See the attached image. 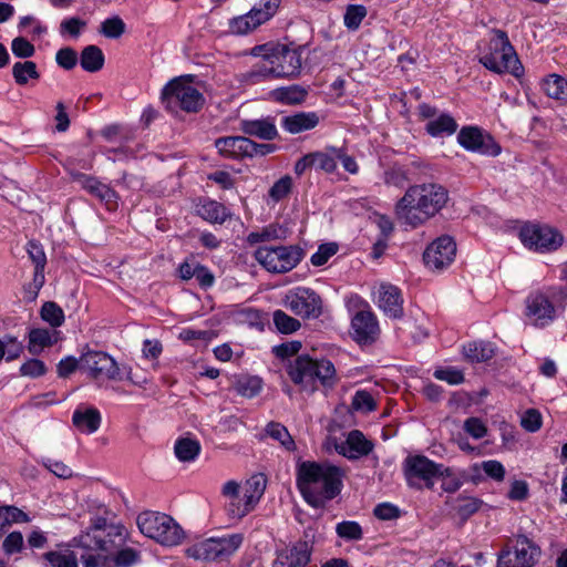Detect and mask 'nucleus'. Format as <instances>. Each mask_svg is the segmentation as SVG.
Wrapping results in <instances>:
<instances>
[{"label": "nucleus", "mask_w": 567, "mask_h": 567, "mask_svg": "<svg viewBox=\"0 0 567 567\" xmlns=\"http://www.w3.org/2000/svg\"><path fill=\"white\" fill-rule=\"evenodd\" d=\"M198 214L209 223H224L229 216L228 209L218 202L208 200L198 206Z\"/></svg>", "instance_id": "37"}, {"label": "nucleus", "mask_w": 567, "mask_h": 567, "mask_svg": "<svg viewBox=\"0 0 567 567\" xmlns=\"http://www.w3.org/2000/svg\"><path fill=\"white\" fill-rule=\"evenodd\" d=\"M287 237V230L277 225L270 224L260 230L252 231L247 236V241L251 245L266 243L277 239H285Z\"/></svg>", "instance_id": "36"}, {"label": "nucleus", "mask_w": 567, "mask_h": 567, "mask_svg": "<svg viewBox=\"0 0 567 567\" xmlns=\"http://www.w3.org/2000/svg\"><path fill=\"white\" fill-rule=\"evenodd\" d=\"M301 48L276 44L268 60L257 62L246 78L254 84L274 79H295L301 71Z\"/></svg>", "instance_id": "4"}, {"label": "nucleus", "mask_w": 567, "mask_h": 567, "mask_svg": "<svg viewBox=\"0 0 567 567\" xmlns=\"http://www.w3.org/2000/svg\"><path fill=\"white\" fill-rule=\"evenodd\" d=\"M480 62L489 71L497 74L509 73L520 78L524 68L511 44L505 31L495 29L488 44V52L480 58Z\"/></svg>", "instance_id": "7"}, {"label": "nucleus", "mask_w": 567, "mask_h": 567, "mask_svg": "<svg viewBox=\"0 0 567 567\" xmlns=\"http://www.w3.org/2000/svg\"><path fill=\"white\" fill-rule=\"evenodd\" d=\"M266 433L274 440L278 441L286 450H295V441L288 430L280 423L271 422L266 426Z\"/></svg>", "instance_id": "45"}, {"label": "nucleus", "mask_w": 567, "mask_h": 567, "mask_svg": "<svg viewBox=\"0 0 567 567\" xmlns=\"http://www.w3.org/2000/svg\"><path fill=\"white\" fill-rule=\"evenodd\" d=\"M1 346L3 347V352L7 361H12L18 359L22 351H23V344L18 341L17 338L11 336H6L4 338L0 339Z\"/></svg>", "instance_id": "54"}, {"label": "nucleus", "mask_w": 567, "mask_h": 567, "mask_svg": "<svg viewBox=\"0 0 567 567\" xmlns=\"http://www.w3.org/2000/svg\"><path fill=\"white\" fill-rule=\"evenodd\" d=\"M539 555L538 548L525 536L516 540L514 551L498 557L497 567H532Z\"/></svg>", "instance_id": "18"}, {"label": "nucleus", "mask_w": 567, "mask_h": 567, "mask_svg": "<svg viewBox=\"0 0 567 567\" xmlns=\"http://www.w3.org/2000/svg\"><path fill=\"white\" fill-rule=\"evenodd\" d=\"M367 8L362 4L348 6L343 17L344 25L348 29L357 30L362 20L367 17Z\"/></svg>", "instance_id": "48"}, {"label": "nucleus", "mask_w": 567, "mask_h": 567, "mask_svg": "<svg viewBox=\"0 0 567 567\" xmlns=\"http://www.w3.org/2000/svg\"><path fill=\"white\" fill-rule=\"evenodd\" d=\"M241 130L248 135L262 140H272L277 135L276 126L267 120L243 121Z\"/></svg>", "instance_id": "32"}, {"label": "nucleus", "mask_w": 567, "mask_h": 567, "mask_svg": "<svg viewBox=\"0 0 567 567\" xmlns=\"http://www.w3.org/2000/svg\"><path fill=\"white\" fill-rule=\"evenodd\" d=\"M12 75L18 85H25L30 80L40 79V73L33 61L14 63L12 66Z\"/></svg>", "instance_id": "39"}, {"label": "nucleus", "mask_w": 567, "mask_h": 567, "mask_svg": "<svg viewBox=\"0 0 567 567\" xmlns=\"http://www.w3.org/2000/svg\"><path fill=\"white\" fill-rule=\"evenodd\" d=\"M266 477L262 474L252 475L240 485L236 481H227L221 494L227 498L226 512L234 519H241L259 503L266 489Z\"/></svg>", "instance_id": "6"}, {"label": "nucleus", "mask_w": 567, "mask_h": 567, "mask_svg": "<svg viewBox=\"0 0 567 567\" xmlns=\"http://www.w3.org/2000/svg\"><path fill=\"white\" fill-rule=\"evenodd\" d=\"M437 477L442 480V488L449 493L456 492L463 484V475L456 473L453 468L444 467L443 465L440 467Z\"/></svg>", "instance_id": "47"}, {"label": "nucleus", "mask_w": 567, "mask_h": 567, "mask_svg": "<svg viewBox=\"0 0 567 567\" xmlns=\"http://www.w3.org/2000/svg\"><path fill=\"white\" fill-rule=\"evenodd\" d=\"M520 425L528 432H536L542 426V415L535 409L527 410L520 419Z\"/></svg>", "instance_id": "61"}, {"label": "nucleus", "mask_w": 567, "mask_h": 567, "mask_svg": "<svg viewBox=\"0 0 567 567\" xmlns=\"http://www.w3.org/2000/svg\"><path fill=\"white\" fill-rule=\"evenodd\" d=\"M338 251V245L334 243L320 245L318 250L311 256L310 261L313 266H323Z\"/></svg>", "instance_id": "55"}, {"label": "nucleus", "mask_w": 567, "mask_h": 567, "mask_svg": "<svg viewBox=\"0 0 567 567\" xmlns=\"http://www.w3.org/2000/svg\"><path fill=\"white\" fill-rule=\"evenodd\" d=\"M279 6L280 0H260L249 12L229 20V32L236 35H245L252 32L259 25L270 20Z\"/></svg>", "instance_id": "12"}, {"label": "nucleus", "mask_w": 567, "mask_h": 567, "mask_svg": "<svg viewBox=\"0 0 567 567\" xmlns=\"http://www.w3.org/2000/svg\"><path fill=\"white\" fill-rule=\"evenodd\" d=\"M41 318L51 327L56 328L63 324L64 312L55 302L48 301L41 307Z\"/></svg>", "instance_id": "46"}, {"label": "nucleus", "mask_w": 567, "mask_h": 567, "mask_svg": "<svg viewBox=\"0 0 567 567\" xmlns=\"http://www.w3.org/2000/svg\"><path fill=\"white\" fill-rule=\"evenodd\" d=\"M374 301L385 316L393 319L402 317L403 299L398 287L390 284H381L374 291Z\"/></svg>", "instance_id": "20"}, {"label": "nucleus", "mask_w": 567, "mask_h": 567, "mask_svg": "<svg viewBox=\"0 0 567 567\" xmlns=\"http://www.w3.org/2000/svg\"><path fill=\"white\" fill-rule=\"evenodd\" d=\"M441 465L421 455L408 457L405 461L406 480L410 485H415L416 480H420L427 487H432L437 473H440Z\"/></svg>", "instance_id": "19"}, {"label": "nucleus", "mask_w": 567, "mask_h": 567, "mask_svg": "<svg viewBox=\"0 0 567 567\" xmlns=\"http://www.w3.org/2000/svg\"><path fill=\"white\" fill-rule=\"evenodd\" d=\"M434 377L451 385H457L464 381L463 372L456 368L437 369L434 371Z\"/></svg>", "instance_id": "57"}, {"label": "nucleus", "mask_w": 567, "mask_h": 567, "mask_svg": "<svg viewBox=\"0 0 567 567\" xmlns=\"http://www.w3.org/2000/svg\"><path fill=\"white\" fill-rule=\"evenodd\" d=\"M292 187V178L288 175L278 179L269 189V197L274 202H279L288 196Z\"/></svg>", "instance_id": "53"}, {"label": "nucleus", "mask_w": 567, "mask_h": 567, "mask_svg": "<svg viewBox=\"0 0 567 567\" xmlns=\"http://www.w3.org/2000/svg\"><path fill=\"white\" fill-rule=\"evenodd\" d=\"M274 323L281 333H292L300 328V322L288 316L282 310H276L274 312Z\"/></svg>", "instance_id": "50"}, {"label": "nucleus", "mask_w": 567, "mask_h": 567, "mask_svg": "<svg viewBox=\"0 0 567 567\" xmlns=\"http://www.w3.org/2000/svg\"><path fill=\"white\" fill-rule=\"evenodd\" d=\"M310 560V550L306 542H299L292 547L278 551L274 567H306Z\"/></svg>", "instance_id": "25"}, {"label": "nucleus", "mask_w": 567, "mask_h": 567, "mask_svg": "<svg viewBox=\"0 0 567 567\" xmlns=\"http://www.w3.org/2000/svg\"><path fill=\"white\" fill-rule=\"evenodd\" d=\"M409 181L406 172L401 167H392L384 173V183L386 185L403 187Z\"/></svg>", "instance_id": "63"}, {"label": "nucleus", "mask_w": 567, "mask_h": 567, "mask_svg": "<svg viewBox=\"0 0 567 567\" xmlns=\"http://www.w3.org/2000/svg\"><path fill=\"white\" fill-rule=\"evenodd\" d=\"M86 22L81 20L80 18L72 17L69 19H64L60 23V32L69 33L70 35L78 38L81 33V31L85 28Z\"/></svg>", "instance_id": "64"}, {"label": "nucleus", "mask_w": 567, "mask_h": 567, "mask_svg": "<svg viewBox=\"0 0 567 567\" xmlns=\"http://www.w3.org/2000/svg\"><path fill=\"white\" fill-rule=\"evenodd\" d=\"M285 306L295 315L303 318H317L321 315V299L311 289L298 287L285 297Z\"/></svg>", "instance_id": "17"}, {"label": "nucleus", "mask_w": 567, "mask_h": 567, "mask_svg": "<svg viewBox=\"0 0 567 567\" xmlns=\"http://www.w3.org/2000/svg\"><path fill=\"white\" fill-rule=\"evenodd\" d=\"M524 317L533 327L550 326L566 309L567 292L558 286L533 290L525 299Z\"/></svg>", "instance_id": "5"}, {"label": "nucleus", "mask_w": 567, "mask_h": 567, "mask_svg": "<svg viewBox=\"0 0 567 567\" xmlns=\"http://www.w3.org/2000/svg\"><path fill=\"white\" fill-rule=\"evenodd\" d=\"M482 470L485 472V474L496 481V482H503L505 478V467L499 461L496 460H488L484 461L481 464Z\"/></svg>", "instance_id": "59"}, {"label": "nucleus", "mask_w": 567, "mask_h": 567, "mask_svg": "<svg viewBox=\"0 0 567 567\" xmlns=\"http://www.w3.org/2000/svg\"><path fill=\"white\" fill-rule=\"evenodd\" d=\"M303 255V250L296 245L262 246L255 251L256 260L272 274H285L292 270L300 264Z\"/></svg>", "instance_id": "11"}, {"label": "nucleus", "mask_w": 567, "mask_h": 567, "mask_svg": "<svg viewBox=\"0 0 567 567\" xmlns=\"http://www.w3.org/2000/svg\"><path fill=\"white\" fill-rule=\"evenodd\" d=\"M270 95L277 102L297 104L305 100L307 91L299 85H290L272 90Z\"/></svg>", "instance_id": "38"}, {"label": "nucleus", "mask_w": 567, "mask_h": 567, "mask_svg": "<svg viewBox=\"0 0 567 567\" xmlns=\"http://www.w3.org/2000/svg\"><path fill=\"white\" fill-rule=\"evenodd\" d=\"M215 146L226 157L254 156L255 142L244 136H227L216 140Z\"/></svg>", "instance_id": "23"}, {"label": "nucleus", "mask_w": 567, "mask_h": 567, "mask_svg": "<svg viewBox=\"0 0 567 567\" xmlns=\"http://www.w3.org/2000/svg\"><path fill=\"white\" fill-rule=\"evenodd\" d=\"M519 238L525 247L538 252L555 251L564 243L561 233L548 225H526L522 227Z\"/></svg>", "instance_id": "13"}, {"label": "nucleus", "mask_w": 567, "mask_h": 567, "mask_svg": "<svg viewBox=\"0 0 567 567\" xmlns=\"http://www.w3.org/2000/svg\"><path fill=\"white\" fill-rule=\"evenodd\" d=\"M315 372L316 381H320L323 385H333L337 381L334 365L329 360H315Z\"/></svg>", "instance_id": "42"}, {"label": "nucleus", "mask_w": 567, "mask_h": 567, "mask_svg": "<svg viewBox=\"0 0 567 567\" xmlns=\"http://www.w3.org/2000/svg\"><path fill=\"white\" fill-rule=\"evenodd\" d=\"M202 450L199 441L192 437H179L174 444V453L181 462H193Z\"/></svg>", "instance_id": "30"}, {"label": "nucleus", "mask_w": 567, "mask_h": 567, "mask_svg": "<svg viewBox=\"0 0 567 567\" xmlns=\"http://www.w3.org/2000/svg\"><path fill=\"white\" fill-rule=\"evenodd\" d=\"M262 388L261 379L258 377H243L235 383L236 392L246 398H254L259 394Z\"/></svg>", "instance_id": "41"}, {"label": "nucleus", "mask_w": 567, "mask_h": 567, "mask_svg": "<svg viewBox=\"0 0 567 567\" xmlns=\"http://www.w3.org/2000/svg\"><path fill=\"white\" fill-rule=\"evenodd\" d=\"M55 61L61 68L71 70L76 65L78 54L72 48H63L56 52Z\"/></svg>", "instance_id": "62"}, {"label": "nucleus", "mask_w": 567, "mask_h": 567, "mask_svg": "<svg viewBox=\"0 0 567 567\" xmlns=\"http://www.w3.org/2000/svg\"><path fill=\"white\" fill-rule=\"evenodd\" d=\"M29 516L16 506H0V527H7L17 523H28Z\"/></svg>", "instance_id": "43"}, {"label": "nucleus", "mask_w": 567, "mask_h": 567, "mask_svg": "<svg viewBox=\"0 0 567 567\" xmlns=\"http://www.w3.org/2000/svg\"><path fill=\"white\" fill-rule=\"evenodd\" d=\"M80 369L95 380H123L121 367L111 355L102 351H87L83 353L80 358Z\"/></svg>", "instance_id": "14"}, {"label": "nucleus", "mask_w": 567, "mask_h": 567, "mask_svg": "<svg viewBox=\"0 0 567 567\" xmlns=\"http://www.w3.org/2000/svg\"><path fill=\"white\" fill-rule=\"evenodd\" d=\"M425 128L426 132L433 137H439L444 134L452 135L457 130V123L451 115L441 114L430 120L426 123Z\"/></svg>", "instance_id": "34"}, {"label": "nucleus", "mask_w": 567, "mask_h": 567, "mask_svg": "<svg viewBox=\"0 0 567 567\" xmlns=\"http://www.w3.org/2000/svg\"><path fill=\"white\" fill-rule=\"evenodd\" d=\"M482 505V501L475 497L471 496H458L455 499L454 509L457 512V514L463 517L467 518L474 513H476Z\"/></svg>", "instance_id": "49"}, {"label": "nucleus", "mask_w": 567, "mask_h": 567, "mask_svg": "<svg viewBox=\"0 0 567 567\" xmlns=\"http://www.w3.org/2000/svg\"><path fill=\"white\" fill-rule=\"evenodd\" d=\"M137 526L143 535L164 546H177L184 539V530L168 515L144 512L137 516Z\"/></svg>", "instance_id": "8"}, {"label": "nucleus", "mask_w": 567, "mask_h": 567, "mask_svg": "<svg viewBox=\"0 0 567 567\" xmlns=\"http://www.w3.org/2000/svg\"><path fill=\"white\" fill-rule=\"evenodd\" d=\"M457 142L466 151L485 156L495 157L502 152L494 137L477 126L462 127L457 134Z\"/></svg>", "instance_id": "15"}, {"label": "nucleus", "mask_w": 567, "mask_h": 567, "mask_svg": "<svg viewBox=\"0 0 567 567\" xmlns=\"http://www.w3.org/2000/svg\"><path fill=\"white\" fill-rule=\"evenodd\" d=\"M311 162H313L318 168L327 173H332L337 168V152L334 155L327 153H316L311 154Z\"/></svg>", "instance_id": "60"}, {"label": "nucleus", "mask_w": 567, "mask_h": 567, "mask_svg": "<svg viewBox=\"0 0 567 567\" xmlns=\"http://www.w3.org/2000/svg\"><path fill=\"white\" fill-rule=\"evenodd\" d=\"M101 422L102 416L96 408L80 405L73 412L72 423L81 433H95L100 429Z\"/></svg>", "instance_id": "26"}, {"label": "nucleus", "mask_w": 567, "mask_h": 567, "mask_svg": "<svg viewBox=\"0 0 567 567\" xmlns=\"http://www.w3.org/2000/svg\"><path fill=\"white\" fill-rule=\"evenodd\" d=\"M351 327L354 340L360 343H371L380 333L378 320L370 311L358 312L352 319Z\"/></svg>", "instance_id": "22"}, {"label": "nucleus", "mask_w": 567, "mask_h": 567, "mask_svg": "<svg viewBox=\"0 0 567 567\" xmlns=\"http://www.w3.org/2000/svg\"><path fill=\"white\" fill-rule=\"evenodd\" d=\"M78 177L83 188L103 202L109 209H115L117 207V195L110 186L92 176L79 174Z\"/></svg>", "instance_id": "28"}, {"label": "nucleus", "mask_w": 567, "mask_h": 567, "mask_svg": "<svg viewBox=\"0 0 567 567\" xmlns=\"http://www.w3.org/2000/svg\"><path fill=\"white\" fill-rule=\"evenodd\" d=\"M334 449L340 455L349 460H357L368 455L373 450V444L362 432L353 430L349 432L344 441L336 443Z\"/></svg>", "instance_id": "21"}, {"label": "nucleus", "mask_w": 567, "mask_h": 567, "mask_svg": "<svg viewBox=\"0 0 567 567\" xmlns=\"http://www.w3.org/2000/svg\"><path fill=\"white\" fill-rule=\"evenodd\" d=\"M288 373L293 383L303 389H315V360L308 355L298 357L290 365Z\"/></svg>", "instance_id": "24"}, {"label": "nucleus", "mask_w": 567, "mask_h": 567, "mask_svg": "<svg viewBox=\"0 0 567 567\" xmlns=\"http://www.w3.org/2000/svg\"><path fill=\"white\" fill-rule=\"evenodd\" d=\"M128 533L123 525L106 524L97 518L86 530L74 537L69 547H58L43 555L48 567H79V548L83 567H133L141 553L127 545Z\"/></svg>", "instance_id": "1"}, {"label": "nucleus", "mask_w": 567, "mask_h": 567, "mask_svg": "<svg viewBox=\"0 0 567 567\" xmlns=\"http://www.w3.org/2000/svg\"><path fill=\"white\" fill-rule=\"evenodd\" d=\"M47 372L45 364L39 359H30L20 367L23 377L38 378Z\"/></svg>", "instance_id": "58"}, {"label": "nucleus", "mask_w": 567, "mask_h": 567, "mask_svg": "<svg viewBox=\"0 0 567 567\" xmlns=\"http://www.w3.org/2000/svg\"><path fill=\"white\" fill-rule=\"evenodd\" d=\"M104 62V53L96 45H87L81 52L80 64L86 72L93 73L100 71L103 68Z\"/></svg>", "instance_id": "31"}, {"label": "nucleus", "mask_w": 567, "mask_h": 567, "mask_svg": "<svg viewBox=\"0 0 567 567\" xmlns=\"http://www.w3.org/2000/svg\"><path fill=\"white\" fill-rule=\"evenodd\" d=\"M125 22L118 16L105 19L99 28V32L107 39H118L125 33Z\"/></svg>", "instance_id": "40"}, {"label": "nucleus", "mask_w": 567, "mask_h": 567, "mask_svg": "<svg viewBox=\"0 0 567 567\" xmlns=\"http://www.w3.org/2000/svg\"><path fill=\"white\" fill-rule=\"evenodd\" d=\"M11 51L17 58L28 59L34 55L35 48L27 39L18 37L11 42Z\"/></svg>", "instance_id": "56"}, {"label": "nucleus", "mask_w": 567, "mask_h": 567, "mask_svg": "<svg viewBox=\"0 0 567 567\" xmlns=\"http://www.w3.org/2000/svg\"><path fill=\"white\" fill-rule=\"evenodd\" d=\"M352 408L360 412H371L375 409L377 404L370 392L359 390L352 398Z\"/></svg>", "instance_id": "52"}, {"label": "nucleus", "mask_w": 567, "mask_h": 567, "mask_svg": "<svg viewBox=\"0 0 567 567\" xmlns=\"http://www.w3.org/2000/svg\"><path fill=\"white\" fill-rule=\"evenodd\" d=\"M244 536L230 534L224 537H212L193 544L186 555L196 560L221 561L233 556L241 546Z\"/></svg>", "instance_id": "10"}, {"label": "nucleus", "mask_w": 567, "mask_h": 567, "mask_svg": "<svg viewBox=\"0 0 567 567\" xmlns=\"http://www.w3.org/2000/svg\"><path fill=\"white\" fill-rule=\"evenodd\" d=\"M52 342V336L47 329H33L29 333L28 349L31 353L37 354Z\"/></svg>", "instance_id": "44"}, {"label": "nucleus", "mask_w": 567, "mask_h": 567, "mask_svg": "<svg viewBox=\"0 0 567 567\" xmlns=\"http://www.w3.org/2000/svg\"><path fill=\"white\" fill-rule=\"evenodd\" d=\"M336 533L339 537L347 540H359L362 538V528L357 522L344 520L338 523Z\"/></svg>", "instance_id": "51"}, {"label": "nucleus", "mask_w": 567, "mask_h": 567, "mask_svg": "<svg viewBox=\"0 0 567 567\" xmlns=\"http://www.w3.org/2000/svg\"><path fill=\"white\" fill-rule=\"evenodd\" d=\"M319 124V116L316 112H300L282 117L281 126L290 134H298L312 130Z\"/></svg>", "instance_id": "29"}, {"label": "nucleus", "mask_w": 567, "mask_h": 567, "mask_svg": "<svg viewBox=\"0 0 567 567\" xmlns=\"http://www.w3.org/2000/svg\"><path fill=\"white\" fill-rule=\"evenodd\" d=\"M162 101L171 111L181 109L185 112H198L205 99L187 78H176L168 82L162 91Z\"/></svg>", "instance_id": "9"}, {"label": "nucleus", "mask_w": 567, "mask_h": 567, "mask_svg": "<svg viewBox=\"0 0 567 567\" xmlns=\"http://www.w3.org/2000/svg\"><path fill=\"white\" fill-rule=\"evenodd\" d=\"M456 256V244L450 236H441L432 241L423 254L425 266L432 271L450 267Z\"/></svg>", "instance_id": "16"}, {"label": "nucleus", "mask_w": 567, "mask_h": 567, "mask_svg": "<svg viewBox=\"0 0 567 567\" xmlns=\"http://www.w3.org/2000/svg\"><path fill=\"white\" fill-rule=\"evenodd\" d=\"M463 354L471 362H484L494 355V347L491 342L472 341L463 347Z\"/></svg>", "instance_id": "33"}, {"label": "nucleus", "mask_w": 567, "mask_h": 567, "mask_svg": "<svg viewBox=\"0 0 567 567\" xmlns=\"http://www.w3.org/2000/svg\"><path fill=\"white\" fill-rule=\"evenodd\" d=\"M542 89L547 96L566 101L567 100V80L558 74H549L542 82Z\"/></svg>", "instance_id": "35"}, {"label": "nucleus", "mask_w": 567, "mask_h": 567, "mask_svg": "<svg viewBox=\"0 0 567 567\" xmlns=\"http://www.w3.org/2000/svg\"><path fill=\"white\" fill-rule=\"evenodd\" d=\"M447 200V190L439 184L413 185L395 204V214L401 223L416 228L442 210Z\"/></svg>", "instance_id": "3"}, {"label": "nucleus", "mask_w": 567, "mask_h": 567, "mask_svg": "<svg viewBox=\"0 0 567 567\" xmlns=\"http://www.w3.org/2000/svg\"><path fill=\"white\" fill-rule=\"evenodd\" d=\"M343 472L328 463L303 461L297 465V486L305 501L313 507L334 498L342 488Z\"/></svg>", "instance_id": "2"}, {"label": "nucleus", "mask_w": 567, "mask_h": 567, "mask_svg": "<svg viewBox=\"0 0 567 567\" xmlns=\"http://www.w3.org/2000/svg\"><path fill=\"white\" fill-rule=\"evenodd\" d=\"M27 251L29 255V258L34 264V275L33 280L29 286L30 291L37 296L39 290L44 285L45 278H44V267L47 265V256L43 250L42 245L35 241H29L27 245Z\"/></svg>", "instance_id": "27"}]
</instances>
